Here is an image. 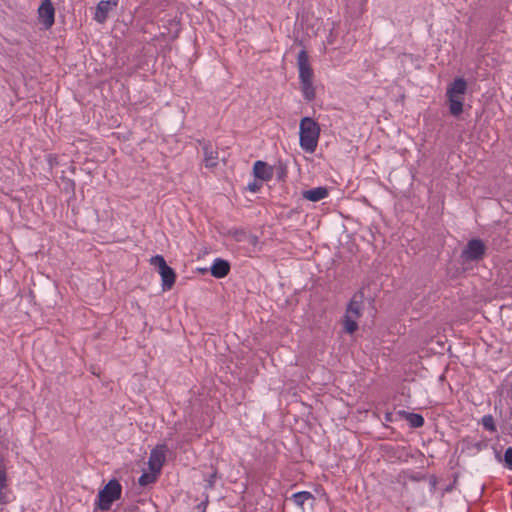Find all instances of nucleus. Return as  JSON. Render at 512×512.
Masks as SVG:
<instances>
[{
	"label": "nucleus",
	"mask_w": 512,
	"mask_h": 512,
	"mask_svg": "<svg viewBox=\"0 0 512 512\" xmlns=\"http://www.w3.org/2000/svg\"><path fill=\"white\" fill-rule=\"evenodd\" d=\"M319 124L310 117H304L299 125L300 147L307 153H314L320 136Z\"/></svg>",
	"instance_id": "nucleus-1"
},
{
	"label": "nucleus",
	"mask_w": 512,
	"mask_h": 512,
	"mask_svg": "<svg viewBox=\"0 0 512 512\" xmlns=\"http://www.w3.org/2000/svg\"><path fill=\"white\" fill-rule=\"evenodd\" d=\"M122 494V486L116 479H111L97 496L96 506L101 511L110 510L114 501L120 499Z\"/></svg>",
	"instance_id": "nucleus-2"
},
{
	"label": "nucleus",
	"mask_w": 512,
	"mask_h": 512,
	"mask_svg": "<svg viewBox=\"0 0 512 512\" xmlns=\"http://www.w3.org/2000/svg\"><path fill=\"white\" fill-rule=\"evenodd\" d=\"M362 295H354L350 300L343 319L345 332L352 334L358 329L357 320L362 316Z\"/></svg>",
	"instance_id": "nucleus-3"
},
{
	"label": "nucleus",
	"mask_w": 512,
	"mask_h": 512,
	"mask_svg": "<svg viewBox=\"0 0 512 512\" xmlns=\"http://www.w3.org/2000/svg\"><path fill=\"white\" fill-rule=\"evenodd\" d=\"M486 252V246L480 239H471L462 250L461 257L464 261H479Z\"/></svg>",
	"instance_id": "nucleus-4"
},
{
	"label": "nucleus",
	"mask_w": 512,
	"mask_h": 512,
	"mask_svg": "<svg viewBox=\"0 0 512 512\" xmlns=\"http://www.w3.org/2000/svg\"><path fill=\"white\" fill-rule=\"evenodd\" d=\"M39 22L44 29H50L55 22V8L51 0H42L37 10Z\"/></svg>",
	"instance_id": "nucleus-5"
},
{
	"label": "nucleus",
	"mask_w": 512,
	"mask_h": 512,
	"mask_svg": "<svg viewBox=\"0 0 512 512\" xmlns=\"http://www.w3.org/2000/svg\"><path fill=\"white\" fill-rule=\"evenodd\" d=\"M167 451L168 448L165 444L157 445L154 449L151 450L148 460V466L151 472H161V469L166 460Z\"/></svg>",
	"instance_id": "nucleus-6"
},
{
	"label": "nucleus",
	"mask_w": 512,
	"mask_h": 512,
	"mask_svg": "<svg viewBox=\"0 0 512 512\" xmlns=\"http://www.w3.org/2000/svg\"><path fill=\"white\" fill-rule=\"evenodd\" d=\"M297 64H298L300 82L313 80L314 74H313V70H312L310 62H309V56H308L306 50L303 49L298 53Z\"/></svg>",
	"instance_id": "nucleus-7"
},
{
	"label": "nucleus",
	"mask_w": 512,
	"mask_h": 512,
	"mask_svg": "<svg viewBox=\"0 0 512 512\" xmlns=\"http://www.w3.org/2000/svg\"><path fill=\"white\" fill-rule=\"evenodd\" d=\"M273 167L266 162L258 160L253 165V175L260 181L268 182L273 178Z\"/></svg>",
	"instance_id": "nucleus-8"
},
{
	"label": "nucleus",
	"mask_w": 512,
	"mask_h": 512,
	"mask_svg": "<svg viewBox=\"0 0 512 512\" xmlns=\"http://www.w3.org/2000/svg\"><path fill=\"white\" fill-rule=\"evenodd\" d=\"M118 4L109 1V0H101L96 7L94 13V20L100 24L104 23L110 11H112Z\"/></svg>",
	"instance_id": "nucleus-9"
},
{
	"label": "nucleus",
	"mask_w": 512,
	"mask_h": 512,
	"mask_svg": "<svg viewBox=\"0 0 512 512\" xmlns=\"http://www.w3.org/2000/svg\"><path fill=\"white\" fill-rule=\"evenodd\" d=\"M449 112L458 117L463 112L464 96L446 92Z\"/></svg>",
	"instance_id": "nucleus-10"
},
{
	"label": "nucleus",
	"mask_w": 512,
	"mask_h": 512,
	"mask_svg": "<svg viewBox=\"0 0 512 512\" xmlns=\"http://www.w3.org/2000/svg\"><path fill=\"white\" fill-rule=\"evenodd\" d=\"M210 272L215 278H224L230 272V263L222 258H216L211 265Z\"/></svg>",
	"instance_id": "nucleus-11"
},
{
	"label": "nucleus",
	"mask_w": 512,
	"mask_h": 512,
	"mask_svg": "<svg viewBox=\"0 0 512 512\" xmlns=\"http://www.w3.org/2000/svg\"><path fill=\"white\" fill-rule=\"evenodd\" d=\"M329 191L326 187H315L302 192V197L311 202H318L328 197Z\"/></svg>",
	"instance_id": "nucleus-12"
},
{
	"label": "nucleus",
	"mask_w": 512,
	"mask_h": 512,
	"mask_svg": "<svg viewBox=\"0 0 512 512\" xmlns=\"http://www.w3.org/2000/svg\"><path fill=\"white\" fill-rule=\"evenodd\" d=\"M204 165L207 168H214L218 165V152L213 148L210 143H205L203 146Z\"/></svg>",
	"instance_id": "nucleus-13"
},
{
	"label": "nucleus",
	"mask_w": 512,
	"mask_h": 512,
	"mask_svg": "<svg viewBox=\"0 0 512 512\" xmlns=\"http://www.w3.org/2000/svg\"><path fill=\"white\" fill-rule=\"evenodd\" d=\"M160 276H161V280H162V290L163 291H168L170 290L174 283H175V280H176V274L174 272V270L168 266L164 269H162L160 272H159Z\"/></svg>",
	"instance_id": "nucleus-14"
},
{
	"label": "nucleus",
	"mask_w": 512,
	"mask_h": 512,
	"mask_svg": "<svg viewBox=\"0 0 512 512\" xmlns=\"http://www.w3.org/2000/svg\"><path fill=\"white\" fill-rule=\"evenodd\" d=\"M10 502L9 491L7 489V474L4 468L0 467V504L4 505Z\"/></svg>",
	"instance_id": "nucleus-15"
},
{
	"label": "nucleus",
	"mask_w": 512,
	"mask_h": 512,
	"mask_svg": "<svg viewBox=\"0 0 512 512\" xmlns=\"http://www.w3.org/2000/svg\"><path fill=\"white\" fill-rule=\"evenodd\" d=\"M467 91V82L464 78H456L450 85H448L446 92L456 95L464 96Z\"/></svg>",
	"instance_id": "nucleus-16"
},
{
	"label": "nucleus",
	"mask_w": 512,
	"mask_h": 512,
	"mask_svg": "<svg viewBox=\"0 0 512 512\" xmlns=\"http://www.w3.org/2000/svg\"><path fill=\"white\" fill-rule=\"evenodd\" d=\"M301 91L303 97L307 101H312L315 98V88L313 86V80H308L304 82H300Z\"/></svg>",
	"instance_id": "nucleus-17"
},
{
	"label": "nucleus",
	"mask_w": 512,
	"mask_h": 512,
	"mask_svg": "<svg viewBox=\"0 0 512 512\" xmlns=\"http://www.w3.org/2000/svg\"><path fill=\"white\" fill-rule=\"evenodd\" d=\"M293 502L300 508H303L306 501L314 499V496L309 491L296 492L291 496Z\"/></svg>",
	"instance_id": "nucleus-18"
},
{
	"label": "nucleus",
	"mask_w": 512,
	"mask_h": 512,
	"mask_svg": "<svg viewBox=\"0 0 512 512\" xmlns=\"http://www.w3.org/2000/svg\"><path fill=\"white\" fill-rule=\"evenodd\" d=\"M406 420L409 425L413 428H420L424 425V418L422 415L417 413H408L406 416Z\"/></svg>",
	"instance_id": "nucleus-19"
},
{
	"label": "nucleus",
	"mask_w": 512,
	"mask_h": 512,
	"mask_svg": "<svg viewBox=\"0 0 512 512\" xmlns=\"http://www.w3.org/2000/svg\"><path fill=\"white\" fill-rule=\"evenodd\" d=\"M160 473H154V472H151L150 473H143L140 477H139V484L141 486H146V485H149V484H152L154 483L156 480H157V476L159 475Z\"/></svg>",
	"instance_id": "nucleus-20"
},
{
	"label": "nucleus",
	"mask_w": 512,
	"mask_h": 512,
	"mask_svg": "<svg viewBox=\"0 0 512 512\" xmlns=\"http://www.w3.org/2000/svg\"><path fill=\"white\" fill-rule=\"evenodd\" d=\"M481 423L486 430H488L490 432L496 431V425H495V421H494V418L492 415H490V414L484 415L482 417Z\"/></svg>",
	"instance_id": "nucleus-21"
},
{
	"label": "nucleus",
	"mask_w": 512,
	"mask_h": 512,
	"mask_svg": "<svg viewBox=\"0 0 512 512\" xmlns=\"http://www.w3.org/2000/svg\"><path fill=\"white\" fill-rule=\"evenodd\" d=\"M151 265L158 268V272H160L162 269L168 267L165 259L161 255L153 256L150 260Z\"/></svg>",
	"instance_id": "nucleus-22"
},
{
	"label": "nucleus",
	"mask_w": 512,
	"mask_h": 512,
	"mask_svg": "<svg viewBox=\"0 0 512 512\" xmlns=\"http://www.w3.org/2000/svg\"><path fill=\"white\" fill-rule=\"evenodd\" d=\"M151 265L158 268V272H160L162 269L168 267L165 259L161 255L153 256L150 260Z\"/></svg>",
	"instance_id": "nucleus-23"
},
{
	"label": "nucleus",
	"mask_w": 512,
	"mask_h": 512,
	"mask_svg": "<svg viewBox=\"0 0 512 512\" xmlns=\"http://www.w3.org/2000/svg\"><path fill=\"white\" fill-rule=\"evenodd\" d=\"M504 462L508 469L512 470V447H508L504 454Z\"/></svg>",
	"instance_id": "nucleus-24"
},
{
	"label": "nucleus",
	"mask_w": 512,
	"mask_h": 512,
	"mask_svg": "<svg viewBox=\"0 0 512 512\" xmlns=\"http://www.w3.org/2000/svg\"><path fill=\"white\" fill-rule=\"evenodd\" d=\"M261 187H262V183L258 182L257 180H254L253 182L248 184V190L253 193L258 192Z\"/></svg>",
	"instance_id": "nucleus-25"
},
{
	"label": "nucleus",
	"mask_w": 512,
	"mask_h": 512,
	"mask_svg": "<svg viewBox=\"0 0 512 512\" xmlns=\"http://www.w3.org/2000/svg\"><path fill=\"white\" fill-rule=\"evenodd\" d=\"M257 242V237H253V243Z\"/></svg>",
	"instance_id": "nucleus-26"
}]
</instances>
